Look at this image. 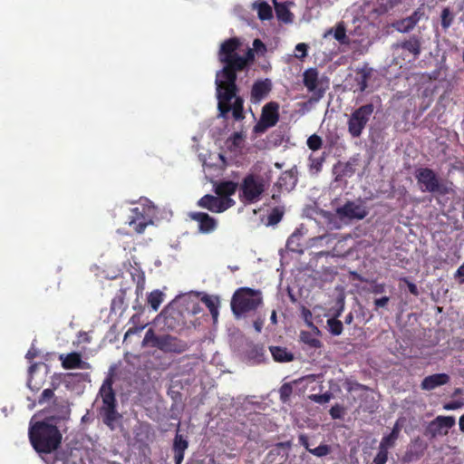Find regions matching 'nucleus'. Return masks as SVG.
<instances>
[{
	"instance_id": "bb28decb",
	"label": "nucleus",
	"mask_w": 464,
	"mask_h": 464,
	"mask_svg": "<svg viewBox=\"0 0 464 464\" xmlns=\"http://www.w3.org/2000/svg\"><path fill=\"white\" fill-rule=\"evenodd\" d=\"M372 75V69L362 68L357 71L356 82L358 90L363 92L368 87V81Z\"/></svg>"
},
{
	"instance_id": "b1692460",
	"label": "nucleus",
	"mask_w": 464,
	"mask_h": 464,
	"mask_svg": "<svg viewBox=\"0 0 464 464\" xmlns=\"http://www.w3.org/2000/svg\"><path fill=\"white\" fill-rule=\"evenodd\" d=\"M269 351L272 354L274 361L277 362H289L294 361L295 356L293 353L287 350L285 347L281 346H270Z\"/></svg>"
},
{
	"instance_id": "1a4fd4ad",
	"label": "nucleus",
	"mask_w": 464,
	"mask_h": 464,
	"mask_svg": "<svg viewBox=\"0 0 464 464\" xmlns=\"http://www.w3.org/2000/svg\"><path fill=\"white\" fill-rule=\"evenodd\" d=\"M57 383H52V388L44 389L38 399V403L43 405L50 401H53V404L48 411L53 412L57 419H64L65 416L69 414V409L65 401L59 400L55 397L54 391L57 389Z\"/></svg>"
},
{
	"instance_id": "4c0bfd02",
	"label": "nucleus",
	"mask_w": 464,
	"mask_h": 464,
	"mask_svg": "<svg viewBox=\"0 0 464 464\" xmlns=\"http://www.w3.org/2000/svg\"><path fill=\"white\" fill-rule=\"evenodd\" d=\"M334 38L341 44H346L348 42L346 29L342 23L338 24L335 27Z\"/></svg>"
},
{
	"instance_id": "dca6fc26",
	"label": "nucleus",
	"mask_w": 464,
	"mask_h": 464,
	"mask_svg": "<svg viewBox=\"0 0 464 464\" xmlns=\"http://www.w3.org/2000/svg\"><path fill=\"white\" fill-rule=\"evenodd\" d=\"M272 90V82L269 79L258 80L254 82L251 92L250 101L252 103H259L264 100Z\"/></svg>"
},
{
	"instance_id": "72a5a7b5",
	"label": "nucleus",
	"mask_w": 464,
	"mask_h": 464,
	"mask_svg": "<svg viewBox=\"0 0 464 464\" xmlns=\"http://www.w3.org/2000/svg\"><path fill=\"white\" fill-rule=\"evenodd\" d=\"M325 160V155L324 153L322 156L314 157L311 155L309 157V169L310 171L313 173H319L322 170L323 164Z\"/></svg>"
},
{
	"instance_id": "412c9836",
	"label": "nucleus",
	"mask_w": 464,
	"mask_h": 464,
	"mask_svg": "<svg viewBox=\"0 0 464 464\" xmlns=\"http://www.w3.org/2000/svg\"><path fill=\"white\" fill-rule=\"evenodd\" d=\"M62 360V366L64 369H88L90 364L82 360L81 354L75 352L70 353L63 357V355L60 356Z\"/></svg>"
},
{
	"instance_id": "9d476101",
	"label": "nucleus",
	"mask_w": 464,
	"mask_h": 464,
	"mask_svg": "<svg viewBox=\"0 0 464 464\" xmlns=\"http://www.w3.org/2000/svg\"><path fill=\"white\" fill-rule=\"evenodd\" d=\"M455 425V418L452 416H438L431 420L425 429L424 435L430 440L438 436H445L449 430Z\"/></svg>"
},
{
	"instance_id": "e2e57ef3",
	"label": "nucleus",
	"mask_w": 464,
	"mask_h": 464,
	"mask_svg": "<svg viewBox=\"0 0 464 464\" xmlns=\"http://www.w3.org/2000/svg\"><path fill=\"white\" fill-rule=\"evenodd\" d=\"M232 138H233V143L235 145H237V141L241 140L242 136L238 132H234L233 135H232Z\"/></svg>"
},
{
	"instance_id": "cd10ccee",
	"label": "nucleus",
	"mask_w": 464,
	"mask_h": 464,
	"mask_svg": "<svg viewBox=\"0 0 464 464\" xmlns=\"http://www.w3.org/2000/svg\"><path fill=\"white\" fill-rule=\"evenodd\" d=\"M201 300L206 304L208 309L209 310L214 321H216L218 316V306H219L218 297L204 295Z\"/></svg>"
},
{
	"instance_id": "4d7b16f0",
	"label": "nucleus",
	"mask_w": 464,
	"mask_h": 464,
	"mask_svg": "<svg viewBox=\"0 0 464 464\" xmlns=\"http://www.w3.org/2000/svg\"><path fill=\"white\" fill-rule=\"evenodd\" d=\"M407 286L411 294H412L413 295H419L418 287L414 283L407 282Z\"/></svg>"
},
{
	"instance_id": "5701e85b",
	"label": "nucleus",
	"mask_w": 464,
	"mask_h": 464,
	"mask_svg": "<svg viewBox=\"0 0 464 464\" xmlns=\"http://www.w3.org/2000/svg\"><path fill=\"white\" fill-rule=\"evenodd\" d=\"M237 188L238 184L232 180L221 181L215 186V192L221 198H231Z\"/></svg>"
},
{
	"instance_id": "0eeeda50",
	"label": "nucleus",
	"mask_w": 464,
	"mask_h": 464,
	"mask_svg": "<svg viewBox=\"0 0 464 464\" xmlns=\"http://www.w3.org/2000/svg\"><path fill=\"white\" fill-rule=\"evenodd\" d=\"M374 111V105L367 103L355 109L350 115L347 127L348 132L353 138H359L367 126Z\"/></svg>"
},
{
	"instance_id": "13d9d810",
	"label": "nucleus",
	"mask_w": 464,
	"mask_h": 464,
	"mask_svg": "<svg viewBox=\"0 0 464 464\" xmlns=\"http://www.w3.org/2000/svg\"><path fill=\"white\" fill-rule=\"evenodd\" d=\"M295 50L297 52H301L302 53V56H305L306 55V52H307V45L304 43H301V44H298L296 46H295Z\"/></svg>"
},
{
	"instance_id": "680f3d73",
	"label": "nucleus",
	"mask_w": 464,
	"mask_h": 464,
	"mask_svg": "<svg viewBox=\"0 0 464 464\" xmlns=\"http://www.w3.org/2000/svg\"><path fill=\"white\" fill-rule=\"evenodd\" d=\"M140 316L138 314H133L130 319V323H131L133 325H137V324L140 322Z\"/></svg>"
},
{
	"instance_id": "052dcab7",
	"label": "nucleus",
	"mask_w": 464,
	"mask_h": 464,
	"mask_svg": "<svg viewBox=\"0 0 464 464\" xmlns=\"http://www.w3.org/2000/svg\"><path fill=\"white\" fill-rule=\"evenodd\" d=\"M299 441L308 451H309V450H311V448L309 447V442H308V439L306 436L301 435L299 437Z\"/></svg>"
},
{
	"instance_id": "49530a36",
	"label": "nucleus",
	"mask_w": 464,
	"mask_h": 464,
	"mask_svg": "<svg viewBox=\"0 0 464 464\" xmlns=\"http://www.w3.org/2000/svg\"><path fill=\"white\" fill-rule=\"evenodd\" d=\"M386 290V285L383 283H377L376 281H372L371 284L370 292L374 295H379L384 293Z\"/></svg>"
},
{
	"instance_id": "4be33fe9",
	"label": "nucleus",
	"mask_w": 464,
	"mask_h": 464,
	"mask_svg": "<svg viewBox=\"0 0 464 464\" xmlns=\"http://www.w3.org/2000/svg\"><path fill=\"white\" fill-rule=\"evenodd\" d=\"M188 448V441L181 434H179V432H177L172 446L175 464L182 463L184 459L185 451Z\"/></svg>"
},
{
	"instance_id": "de8ad7c7",
	"label": "nucleus",
	"mask_w": 464,
	"mask_h": 464,
	"mask_svg": "<svg viewBox=\"0 0 464 464\" xmlns=\"http://www.w3.org/2000/svg\"><path fill=\"white\" fill-rule=\"evenodd\" d=\"M329 412L333 419H341L343 417V408L339 404H335L331 407Z\"/></svg>"
},
{
	"instance_id": "bf43d9fd",
	"label": "nucleus",
	"mask_w": 464,
	"mask_h": 464,
	"mask_svg": "<svg viewBox=\"0 0 464 464\" xmlns=\"http://www.w3.org/2000/svg\"><path fill=\"white\" fill-rule=\"evenodd\" d=\"M79 338H80L81 342L91 343V337L89 335V333H87V332H80Z\"/></svg>"
},
{
	"instance_id": "6ab92c4d",
	"label": "nucleus",
	"mask_w": 464,
	"mask_h": 464,
	"mask_svg": "<svg viewBox=\"0 0 464 464\" xmlns=\"http://www.w3.org/2000/svg\"><path fill=\"white\" fill-rule=\"evenodd\" d=\"M420 14L419 11H414L410 16L400 19L392 24V27L400 33L411 32L419 23Z\"/></svg>"
},
{
	"instance_id": "f704fd0d",
	"label": "nucleus",
	"mask_w": 464,
	"mask_h": 464,
	"mask_svg": "<svg viewBox=\"0 0 464 464\" xmlns=\"http://www.w3.org/2000/svg\"><path fill=\"white\" fill-rule=\"evenodd\" d=\"M441 26L446 31L450 27L454 21V14L449 7H445L441 11Z\"/></svg>"
},
{
	"instance_id": "5fc2aeb1",
	"label": "nucleus",
	"mask_w": 464,
	"mask_h": 464,
	"mask_svg": "<svg viewBox=\"0 0 464 464\" xmlns=\"http://www.w3.org/2000/svg\"><path fill=\"white\" fill-rule=\"evenodd\" d=\"M461 406H462L461 402L451 401V402L446 403L444 405V409L448 410V411H451V410H457V409L460 408Z\"/></svg>"
},
{
	"instance_id": "8fccbe9b",
	"label": "nucleus",
	"mask_w": 464,
	"mask_h": 464,
	"mask_svg": "<svg viewBox=\"0 0 464 464\" xmlns=\"http://www.w3.org/2000/svg\"><path fill=\"white\" fill-rule=\"evenodd\" d=\"M353 173H354L353 164L348 161L343 164L340 175L345 176V177H351L353 175Z\"/></svg>"
},
{
	"instance_id": "58836bf2",
	"label": "nucleus",
	"mask_w": 464,
	"mask_h": 464,
	"mask_svg": "<svg viewBox=\"0 0 464 464\" xmlns=\"http://www.w3.org/2000/svg\"><path fill=\"white\" fill-rule=\"evenodd\" d=\"M307 146L310 150L315 151L321 149L323 145V140L320 136L317 134H313L307 139Z\"/></svg>"
},
{
	"instance_id": "f257e3e1",
	"label": "nucleus",
	"mask_w": 464,
	"mask_h": 464,
	"mask_svg": "<svg viewBox=\"0 0 464 464\" xmlns=\"http://www.w3.org/2000/svg\"><path fill=\"white\" fill-rule=\"evenodd\" d=\"M241 42L237 37L224 41L218 52V60L224 63L222 70L217 72L216 86L218 118L227 120L231 112L235 121L245 119L244 99L238 95L239 89L237 85V72L244 63L237 50Z\"/></svg>"
},
{
	"instance_id": "a18cd8bd",
	"label": "nucleus",
	"mask_w": 464,
	"mask_h": 464,
	"mask_svg": "<svg viewBox=\"0 0 464 464\" xmlns=\"http://www.w3.org/2000/svg\"><path fill=\"white\" fill-rule=\"evenodd\" d=\"M309 398L314 402L324 404L331 400L332 394L330 392H325L323 394H312Z\"/></svg>"
},
{
	"instance_id": "ea45409f",
	"label": "nucleus",
	"mask_w": 464,
	"mask_h": 464,
	"mask_svg": "<svg viewBox=\"0 0 464 464\" xmlns=\"http://www.w3.org/2000/svg\"><path fill=\"white\" fill-rule=\"evenodd\" d=\"M293 393V387L290 383H284L279 389L280 399L283 402H287Z\"/></svg>"
},
{
	"instance_id": "79ce46f5",
	"label": "nucleus",
	"mask_w": 464,
	"mask_h": 464,
	"mask_svg": "<svg viewBox=\"0 0 464 464\" xmlns=\"http://www.w3.org/2000/svg\"><path fill=\"white\" fill-rule=\"evenodd\" d=\"M309 452L316 457H324L331 452V447L327 444H321L314 449L309 450Z\"/></svg>"
},
{
	"instance_id": "e433bc0d",
	"label": "nucleus",
	"mask_w": 464,
	"mask_h": 464,
	"mask_svg": "<svg viewBox=\"0 0 464 464\" xmlns=\"http://www.w3.org/2000/svg\"><path fill=\"white\" fill-rule=\"evenodd\" d=\"M273 16L272 8L266 3H261L258 7V17L261 20H268Z\"/></svg>"
},
{
	"instance_id": "c756f323",
	"label": "nucleus",
	"mask_w": 464,
	"mask_h": 464,
	"mask_svg": "<svg viewBox=\"0 0 464 464\" xmlns=\"http://www.w3.org/2000/svg\"><path fill=\"white\" fill-rule=\"evenodd\" d=\"M341 315V310H339L334 318H330L327 320V325L329 327V331L333 335H340L343 332V323L337 318Z\"/></svg>"
},
{
	"instance_id": "6e6552de",
	"label": "nucleus",
	"mask_w": 464,
	"mask_h": 464,
	"mask_svg": "<svg viewBox=\"0 0 464 464\" xmlns=\"http://www.w3.org/2000/svg\"><path fill=\"white\" fill-rule=\"evenodd\" d=\"M279 104L276 102H269L263 108L257 123L254 126L256 134L266 132L269 128L276 125L279 121Z\"/></svg>"
},
{
	"instance_id": "0e129e2a",
	"label": "nucleus",
	"mask_w": 464,
	"mask_h": 464,
	"mask_svg": "<svg viewBox=\"0 0 464 464\" xmlns=\"http://www.w3.org/2000/svg\"><path fill=\"white\" fill-rule=\"evenodd\" d=\"M353 313H352V312H350V313L345 316V318H344V322H345V324H350L353 322Z\"/></svg>"
},
{
	"instance_id": "c9c22d12",
	"label": "nucleus",
	"mask_w": 464,
	"mask_h": 464,
	"mask_svg": "<svg viewBox=\"0 0 464 464\" xmlns=\"http://www.w3.org/2000/svg\"><path fill=\"white\" fill-rule=\"evenodd\" d=\"M36 367H37L36 364H32L29 367L30 377H29V379L27 381V386L33 392H38L41 389V387H42V382H34V375L33 374H34Z\"/></svg>"
},
{
	"instance_id": "7c9ffc66",
	"label": "nucleus",
	"mask_w": 464,
	"mask_h": 464,
	"mask_svg": "<svg viewBox=\"0 0 464 464\" xmlns=\"http://www.w3.org/2000/svg\"><path fill=\"white\" fill-rule=\"evenodd\" d=\"M285 214V208L284 207H276L271 209L267 216V225L269 226H275L278 224Z\"/></svg>"
},
{
	"instance_id": "2eb2a0df",
	"label": "nucleus",
	"mask_w": 464,
	"mask_h": 464,
	"mask_svg": "<svg viewBox=\"0 0 464 464\" xmlns=\"http://www.w3.org/2000/svg\"><path fill=\"white\" fill-rule=\"evenodd\" d=\"M188 217L191 220L198 222V231L202 234H209L216 230L218 221L205 212H190Z\"/></svg>"
},
{
	"instance_id": "39448f33",
	"label": "nucleus",
	"mask_w": 464,
	"mask_h": 464,
	"mask_svg": "<svg viewBox=\"0 0 464 464\" xmlns=\"http://www.w3.org/2000/svg\"><path fill=\"white\" fill-rule=\"evenodd\" d=\"M269 185V179L264 175L247 173L239 184V198L244 204L256 203Z\"/></svg>"
},
{
	"instance_id": "37998d69",
	"label": "nucleus",
	"mask_w": 464,
	"mask_h": 464,
	"mask_svg": "<svg viewBox=\"0 0 464 464\" xmlns=\"http://www.w3.org/2000/svg\"><path fill=\"white\" fill-rule=\"evenodd\" d=\"M389 450L378 448V452L372 460V464H385L388 460Z\"/></svg>"
},
{
	"instance_id": "6e6d98bb",
	"label": "nucleus",
	"mask_w": 464,
	"mask_h": 464,
	"mask_svg": "<svg viewBox=\"0 0 464 464\" xmlns=\"http://www.w3.org/2000/svg\"><path fill=\"white\" fill-rule=\"evenodd\" d=\"M455 277H459L460 283H464V263L457 269Z\"/></svg>"
},
{
	"instance_id": "2f4dec72",
	"label": "nucleus",
	"mask_w": 464,
	"mask_h": 464,
	"mask_svg": "<svg viewBox=\"0 0 464 464\" xmlns=\"http://www.w3.org/2000/svg\"><path fill=\"white\" fill-rule=\"evenodd\" d=\"M300 235L296 232L293 233L286 241V247L289 251L303 253V246L299 243Z\"/></svg>"
},
{
	"instance_id": "473e14b6",
	"label": "nucleus",
	"mask_w": 464,
	"mask_h": 464,
	"mask_svg": "<svg viewBox=\"0 0 464 464\" xmlns=\"http://www.w3.org/2000/svg\"><path fill=\"white\" fill-rule=\"evenodd\" d=\"M162 302L163 294L160 290H154L149 294L148 303L154 311H157L160 308Z\"/></svg>"
},
{
	"instance_id": "c85d7f7f",
	"label": "nucleus",
	"mask_w": 464,
	"mask_h": 464,
	"mask_svg": "<svg viewBox=\"0 0 464 464\" xmlns=\"http://www.w3.org/2000/svg\"><path fill=\"white\" fill-rule=\"evenodd\" d=\"M300 339L304 344L308 345L310 348L317 349L321 348L323 345L322 342L310 332H301Z\"/></svg>"
},
{
	"instance_id": "393cba45",
	"label": "nucleus",
	"mask_w": 464,
	"mask_h": 464,
	"mask_svg": "<svg viewBox=\"0 0 464 464\" xmlns=\"http://www.w3.org/2000/svg\"><path fill=\"white\" fill-rule=\"evenodd\" d=\"M400 431L401 428L398 422H396L393 428L392 429V431L388 435L382 437L379 444V447H381L382 449H385L387 450L392 449L395 446L396 440L399 438Z\"/></svg>"
},
{
	"instance_id": "f8f14e48",
	"label": "nucleus",
	"mask_w": 464,
	"mask_h": 464,
	"mask_svg": "<svg viewBox=\"0 0 464 464\" xmlns=\"http://www.w3.org/2000/svg\"><path fill=\"white\" fill-rule=\"evenodd\" d=\"M234 205L235 200L232 198H221L209 194L203 196L198 201V206L215 213H222Z\"/></svg>"
},
{
	"instance_id": "f3484780",
	"label": "nucleus",
	"mask_w": 464,
	"mask_h": 464,
	"mask_svg": "<svg viewBox=\"0 0 464 464\" xmlns=\"http://www.w3.org/2000/svg\"><path fill=\"white\" fill-rule=\"evenodd\" d=\"M144 207H135L131 208L132 216L130 218L129 225L133 226L137 233H143L146 227L150 223L144 215Z\"/></svg>"
},
{
	"instance_id": "338daca9",
	"label": "nucleus",
	"mask_w": 464,
	"mask_h": 464,
	"mask_svg": "<svg viewBox=\"0 0 464 464\" xmlns=\"http://www.w3.org/2000/svg\"><path fill=\"white\" fill-rule=\"evenodd\" d=\"M270 320L272 322L273 324H276L277 323V319H276V312L275 310H273L272 314H271V317H270Z\"/></svg>"
},
{
	"instance_id": "4468645a",
	"label": "nucleus",
	"mask_w": 464,
	"mask_h": 464,
	"mask_svg": "<svg viewBox=\"0 0 464 464\" xmlns=\"http://www.w3.org/2000/svg\"><path fill=\"white\" fill-rule=\"evenodd\" d=\"M303 82L308 92H313L314 99L319 101L325 92V88L321 86L319 73L316 68H309L303 74Z\"/></svg>"
},
{
	"instance_id": "c03bdc74",
	"label": "nucleus",
	"mask_w": 464,
	"mask_h": 464,
	"mask_svg": "<svg viewBox=\"0 0 464 464\" xmlns=\"http://www.w3.org/2000/svg\"><path fill=\"white\" fill-rule=\"evenodd\" d=\"M240 59H242L244 61V63L240 68V72L244 71V70H247L248 65L251 63H253V61L255 59L254 51L252 49H248L245 55H243V56L240 55Z\"/></svg>"
},
{
	"instance_id": "69168bd1",
	"label": "nucleus",
	"mask_w": 464,
	"mask_h": 464,
	"mask_svg": "<svg viewBox=\"0 0 464 464\" xmlns=\"http://www.w3.org/2000/svg\"><path fill=\"white\" fill-rule=\"evenodd\" d=\"M459 430L464 432V414L460 416L459 420Z\"/></svg>"
},
{
	"instance_id": "7ed1b4c3",
	"label": "nucleus",
	"mask_w": 464,
	"mask_h": 464,
	"mask_svg": "<svg viewBox=\"0 0 464 464\" xmlns=\"http://www.w3.org/2000/svg\"><path fill=\"white\" fill-rule=\"evenodd\" d=\"M262 304V292L250 287L237 289L232 295L230 303L231 311L236 318L255 313Z\"/></svg>"
},
{
	"instance_id": "603ef678",
	"label": "nucleus",
	"mask_w": 464,
	"mask_h": 464,
	"mask_svg": "<svg viewBox=\"0 0 464 464\" xmlns=\"http://www.w3.org/2000/svg\"><path fill=\"white\" fill-rule=\"evenodd\" d=\"M145 325H133L132 327L127 330L124 335V339H127L128 337L138 334L139 332L142 331Z\"/></svg>"
},
{
	"instance_id": "774afa93",
	"label": "nucleus",
	"mask_w": 464,
	"mask_h": 464,
	"mask_svg": "<svg viewBox=\"0 0 464 464\" xmlns=\"http://www.w3.org/2000/svg\"><path fill=\"white\" fill-rule=\"evenodd\" d=\"M272 199L275 202H279L280 201V190L277 193H273Z\"/></svg>"
},
{
	"instance_id": "423d86ee",
	"label": "nucleus",
	"mask_w": 464,
	"mask_h": 464,
	"mask_svg": "<svg viewBox=\"0 0 464 464\" xmlns=\"http://www.w3.org/2000/svg\"><path fill=\"white\" fill-rule=\"evenodd\" d=\"M415 179L422 192L445 196L451 191L448 182L440 178L432 169L427 167L417 169Z\"/></svg>"
},
{
	"instance_id": "9b49d317",
	"label": "nucleus",
	"mask_w": 464,
	"mask_h": 464,
	"mask_svg": "<svg viewBox=\"0 0 464 464\" xmlns=\"http://www.w3.org/2000/svg\"><path fill=\"white\" fill-rule=\"evenodd\" d=\"M156 348L163 353H182L188 349L187 342L170 334L156 338Z\"/></svg>"
},
{
	"instance_id": "20e7f679",
	"label": "nucleus",
	"mask_w": 464,
	"mask_h": 464,
	"mask_svg": "<svg viewBox=\"0 0 464 464\" xmlns=\"http://www.w3.org/2000/svg\"><path fill=\"white\" fill-rule=\"evenodd\" d=\"M112 385L113 379L111 376H108L99 390V396L102 401L100 414L103 423L111 430L115 429L116 422L121 418V415L117 411L116 393Z\"/></svg>"
},
{
	"instance_id": "f03ea898",
	"label": "nucleus",
	"mask_w": 464,
	"mask_h": 464,
	"mask_svg": "<svg viewBox=\"0 0 464 464\" xmlns=\"http://www.w3.org/2000/svg\"><path fill=\"white\" fill-rule=\"evenodd\" d=\"M55 420L57 417L51 416L30 425L29 440L36 452L50 454L60 447L63 436Z\"/></svg>"
},
{
	"instance_id": "a878e982",
	"label": "nucleus",
	"mask_w": 464,
	"mask_h": 464,
	"mask_svg": "<svg viewBox=\"0 0 464 464\" xmlns=\"http://www.w3.org/2000/svg\"><path fill=\"white\" fill-rule=\"evenodd\" d=\"M295 177L291 172L285 171L281 174L275 186L279 189L290 190L295 186Z\"/></svg>"
},
{
	"instance_id": "ddd939ff",
	"label": "nucleus",
	"mask_w": 464,
	"mask_h": 464,
	"mask_svg": "<svg viewBox=\"0 0 464 464\" xmlns=\"http://www.w3.org/2000/svg\"><path fill=\"white\" fill-rule=\"evenodd\" d=\"M336 215L342 220H362L368 215V211L362 204L347 201L342 207L337 208Z\"/></svg>"
},
{
	"instance_id": "09e8293b",
	"label": "nucleus",
	"mask_w": 464,
	"mask_h": 464,
	"mask_svg": "<svg viewBox=\"0 0 464 464\" xmlns=\"http://www.w3.org/2000/svg\"><path fill=\"white\" fill-rule=\"evenodd\" d=\"M156 338H160V335H156L152 329H149L145 334L143 344L151 343L153 347H156Z\"/></svg>"
},
{
	"instance_id": "864d4df0",
	"label": "nucleus",
	"mask_w": 464,
	"mask_h": 464,
	"mask_svg": "<svg viewBox=\"0 0 464 464\" xmlns=\"http://www.w3.org/2000/svg\"><path fill=\"white\" fill-rule=\"evenodd\" d=\"M264 322H265V319L261 316H258L254 322H253V326L255 328V330L257 332V333H260L263 329V326H264Z\"/></svg>"
},
{
	"instance_id": "a211bd4d",
	"label": "nucleus",
	"mask_w": 464,
	"mask_h": 464,
	"mask_svg": "<svg viewBox=\"0 0 464 464\" xmlns=\"http://www.w3.org/2000/svg\"><path fill=\"white\" fill-rule=\"evenodd\" d=\"M450 380V378L447 373H435L425 377L420 382V388L424 391H432L449 383Z\"/></svg>"
},
{
	"instance_id": "3c124183",
	"label": "nucleus",
	"mask_w": 464,
	"mask_h": 464,
	"mask_svg": "<svg viewBox=\"0 0 464 464\" xmlns=\"http://www.w3.org/2000/svg\"><path fill=\"white\" fill-rule=\"evenodd\" d=\"M389 302H390L389 296H382L381 298H376L373 302L374 309L378 310L379 308H384L388 305Z\"/></svg>"
},
{
	"instance_id": "a19ab883",
	"label": "nucleus",
	"mask_w": 464,
	"mask_h": 464,
	"mask_svg": "<svg viewBox=\"0 0 464 464\" xmlns=\"http://www.w3.org/2000/svg\"><path fill=\"white\" fill-rule=\"evenodd\" d=\"M277 17L285 23L292 21V13L284 5L276 8Z\"/></svg>"
},
{
	"instance_id": "aec40b11",
	"label": "nucleus",
	"mask_w": 464,
	"mask_h": 464,
	"mask_svg": "<svg viewBox=\"0 0 464 464\" xmlns=\"http://www.w3.org/2000/svg\"><path fill=\"white\" fill-rule=\"evenodd\" d=\"M394 47L401 48L411 53L414 58H418L421 53V41L418 35H411L409 39L394 44Z\"/></svg>"
}]
</instances>
